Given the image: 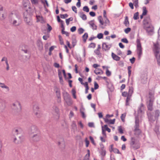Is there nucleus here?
Returning <instances> with one entry per match:
<instances>
[{
	"label": "nucleus",
	"mask_w": 160,
	"mask_h": 160,
	"mask_svg": "<svg viewBox=\"0 0 160 160\" xmlns=\"http://www.w3.org/2000/svg\"><path fill=\"white\" fill-rule=\"evenodd\" d=\"M104 127L105 128V130L109 132H110L111 129L108 127L107 125H104Z\"/></svg>",
	"instance_id": "obj_42"
},
{
	"label": "nucleus",
	"mask_w": 160,
	"mask_h": 160,
	"mask_svg": "<svg viewBox=\"0 0 160 160\" xmlns=\"http://www.w3.org/2000/svg\"><path fill=\"white\" fill-rule=\"evenodd\" d=\"M5 61L7 65V66H8L9 64L8 63L7 58L5 57H4L2 58L1 60V62Z\"/></svg>",
	"instance_id": "obj_35"
},
{
	"label": "nucleus",
	"mask_w": 160,
	"mask_h": 160,
	"mask_svg": "<svg viewBox=\"0 0 160 160\" xmlns=\"http://www.w3.org/2000/svg\"><path fill=\"white\" fill-rule=\"evenodd\" d=\"M147 114L149 121L153 122L156 119L155 116L153 115V113L152 111H147Z\"/></svg>",
	"instance_id": "obj_14"
},
{
	"label": "nucleus",
	"mask_w": 160,
	"mask_h": 160,
	"mask_svg": "<svg viewBox=\"0 0 160 160\" xmlns=\"http://www.w3.org/2000/svg\"><path fill=\"white\" fill-rule=\"evenodd\" d=\"M134 134L136 136H138L141 132V131L139 129V121L138 118V117H135V125L134 127Z\"/></svg>",
	"instance_id": "obj_6"
},
{
	"label": "nucleus",
	"mask_w": 160,
	"mask_h": 160,
	"mask_svg": "<svg viewBox=\"0 0 160 160\" xmlns=\"http://www.w3.org/2000/svg\"><path fill=\"white\" fill-rule=\"evenodd\" d=\"M130 145L131 147L134 149H136L139 148V146L137 145L136 139L134 137L131 138Z\"/></svg>",
	"instance_id": "obj_12"
},
{
	"label": "nucleus",
	"mask_w": 160,
	"mask_h": 160,
	"mask_svg": "<svg viewBox=\"0 0 160 160\" xmlns=\"http://www.w3.org/2000/svg\"><path fill=\"white\" fill-rule=\"evenodd\" d=\"M78 31L79 34H81L83 32L84 30L82 28H80L78 29Z\"/></svg>",
	"instance_id": "obj_41"
},
{
	"label": "nucleus",
	"mask_w": 160,
	"mask_h": 160,
	"mask_svg": "<svg viewBox=\"0 0 160 160\" xmlns=\"http://www.w3.org/2000/svg\"><path fill=\"white\" fill-rule=\"evenodd\" d=\"M153 50L155 56L157 59L158 64L160 66V48L158 44H154Z\"/></svg>",
	"instance_id": "obj_5"
},
{
	"label": "nucleus",
	"mask_w": 160,
	"mask_h": 160,
	"mask_svg": "<svg viewBox=\"0 0 160 160\" xmlns=\"http://www.w3.org/2000/svg\"><path fill=\"white\" fill-rule=\"evenodd\" d=\"M72 129L74 130L75 131L77 130V127L75 122L73 121L72 122Z\"/></svg>",
	"instance_id": "obj_33"
},
{
	"label": "nucleus",
	"mask_w": 160,
	"mask_h": 160,
	"mask_svg": "<svg viewBox=\"0 0 160 160\" xmlns=\"http://www.w3.org/2000/svg\"><path fill=\"white\" fill-rule=\"evenodd\" d=\"M123 23L126 27H128L129 26V22L128 20V18L127 16L125 17V19Z\"/></svg>",
	"instance_id": "obj_22"
},
{
	"label": "nucleus",
	"mask_w": 160,
	"mask_h": 160,
	"mask_svg": "<svg viewBox=\"0 0 160 160\" xmlns=\"http://www.w3.org/2000/svg\"><path fill=\"white\" fill-rule=\"evenodd\" d=\"M102 133L105 138L106 137L107 135L105 130H104L103 127L102 126Z\"/></svg>",
	"instance_id": "obj_51"
},
{
	"label": "nucleus",
	"mask_w": 160,
	"mask_h": 160,
	"mask_svg": "<svg viewBox=\"0 0 160 160\" xmlns=\"http://www.w3.org/2000/svg\"><path fill=\"white\" fill-rule=\"evenodd\" d=\"M142 10L143 12L142 14V15H146L148 12V11L147 10V8L146 7H143L142 8Z\"/></svg>",
	"instance_id": "obj_32"
},
{
	"label": "nucleus",
	"mask_w": 160,
	"mask_h": 160,
	"mask_svg": "<svg viewBox=\"0 0 160 160\" xmlns=\"http://www.w3.org/2000/svg\"><path fill=\"white\" fill-rule=\"evenodd\" d=\"M131 29L129 28H128L124 30V32L126 33H128L131 31Z\"/></svg>",
	"instance_id": "obj_52"
},
{
	"label": "nucleus",
	"mask_w": 160,
	"mask_h": 160,
	"mask_svg": "<svg viewBox=\"0 0 160 160\" xmlns=\"http://www.w3.org/2000/svg\"><path fill=\"white\" fill-rule=\"evenodd\" d=\"M137 54L138 55V58L140 59L142 54V48L140 41L138 39L137 41Z\"/></svg>",
	"instance_id": "obj_11"
},
{
	"label": "nucleus",
	"mask_w": 160,
	"mask_h": 160,
	"mask_svg": "<svg viewBox=\"0 0 160 160\" xmlns=\"http://www.w3.org/2000/svg\"><path fill=\"white\" fill-rule=\"evenodd\" d=\"M150 21L149 17H147L144 18L143 22L144 28L149 34L152 32L153 31V28L151 24Z\"/></svg>",
	"instance_id": "obj_2"
},
{
	"label": "nucleus",
	"mask_w": 160,
	"mask_h": 160,
	"mask_svg": "<svg viewBox=\"0 0 160 160\" xmlns=\"http://www.w3.org/2000/svg\"><path fill=\"white\" fill-rule=\"evenodd\" d=\"M112 57L114 60L116 61H119L120 59V57L118 56L113 52H112Z\"/></svg>",
	"instance_id": "obj_19"
},
{
	"label": "nucleus",
	"mask_w": 160,
	"mask_h": 160,
	"mask_svg": "<svg viewBox=\"0 0 160 160\" xmlns=\"http://www.w3.org/2000/svg\"><path fill=\"white\" fill-rule=\"evenodd\" d=\"M12 108L15 113L19 112L21 110V106L20 102L17 101L13 103Z\"/></svg>",
	"instance_id": "obj_8"
},
{
	"label": "nucleus",
	"mask_w": 160,
	"mask_h": 160,
	"mask_svg": "<svg viewBox=\"0 0 160 160\" xmlns=\"http://www.w3.org/2000/svg\"><path fill=\"white\" fill-rule=\"evenodd\" d=\"M85 142L86 144V147H88L89 143V142L87 138H86L85 139Z\"/></svg>",
	"instance_id": "obj_61"
},
{
	"label": "nucleus",
	"mask_w": 160,
	"mask_h": 160,
	"mask_svg": "<svg viewBox=\"0 0 160 160\" xmlns=\"http://www.w3.org/2000/svg\"><path fill=\"white\" fill-rule=\"evenodd\" d=\"M28 132L30 135L40 132L38 127L34 125H32L30 127Z\"/></svg>",
	"instance_id": "obj_9"
},
{
	"label": "nucleus",
	"mask_w": 160,
	"mask_h": 160,
	"mask_svg": "<svg viewBox=\"0 0 160 160\" xmlns=\"http://www.w3.org/2000/svg\"><path fill=\"white\" fill-rule=\"evenodd\" d=\"M133 2V3L135 6L136 7H137L138 6V0H132Z\"/></svg>",
	"instance_id": "obj_45"
},
{
	"label": "nucleus",
	"mask_w": 160,
	"mask_h": 160,
	"mask_svg": "<svg viewBox=\"0 0 160 160\" xmlns=\"http://www.w3.org/2000/svg\"><path fill=\"white\" fill-rule=\"evenodd\" d=\"M112 45V44L108 45L106 43H103L102 44V48L105 51L108 50L111 47Z\"/></svg>",
	"instance_id": "obj_15"
},
{
	"label": "nucleus",
	"mask_w": 160,
	"mask_h": 160,
	"mask_svg": "<svg viewBox=\"0 0 160 160\" xmlns=\"http://www.w3.org/2000/svg\"><path fill=\"white\" fill-rule=\"evenodd\" d=\"M88 37V34L87 32L85 33L82 36V38H83V41L84 42H86Z\"/></svg>",
	"instance_id": "obj_31"
},
{
	"label": "nucleus",
	"mask_w": 160,
	"mask_h": 160,
	"mask_svg": "<svg viewBox=\"0 0 160 160\" xmlns=\"http://www.w3.org/2000/svg\"><path fill=\"white\" fill-rule=\"evenodd\" d=\"M72 9L73 11L75 13H77V9L76 7L75 6H73L72 7Z\"/></svg>",
	"instance_id": "obj_55"
},
{
	"label": "nucleus",
	"mask_w": 160,
	"mask_h": 160,
	"mask_svg": "<svg viewBox=\"0 0 160 160\" xmlns=\"http://www.w3.org/2000/svg\"><path fill=\"white\" fill-rule=\"evenodd\" d=\"M94 89H96L98 88L99 86L98 84L96 82H95L94 83Z\"/></svg>",
	"instance_id": "obj_57"
},
{
	"label": "nucleus",
	"mask_w": 160,
	"mask_h": 160,
	"mask_svg": "<svg viewBox=\"0 0 160 160\" xmlns=\"http://www.w3.org/2000/svg\"><path fill=\"white\" fill-rule=\"evenodd\" d=\"M149 96L147 101V107L148 110V111H152L153 110L152 106L154 99V93L149 92Z\"/></svg>",
	"instance_id": "obj_3"
},
{
	"label": "nucleus",
	"mask_w": 160,
	"mask_h": 160,
	"mask_svg": "<svg viewBox=\"0 0 160 160\" xmlns=\"http://www.w3.org/2000/svg\"><path fill=\"white\" fill-rule=\"evenodd\" d=\"M63 96L64 100L68 99L71 98L70 96L68 93L66 91H64L63 93Z\"/></svg>",
	"instance_id": "obj_17"
},
{
	"label": "nucleus",
	"mask_w": 160,
	"mask_h": 160,
	"mask_svg": "<svg viewBox=\"0 0 160 160\" xmlns=\"http://www.w3.org/2000/svg\"><path fill=\"white\" fill-rule=\"evenodd\" d=\"M3 101V100L2 99H0V113L3 112L4 109V106L2 102Z\"/></svg>",
	"instance_id": "obj_24"
},
{
	"label": "nucleus",
	"mask_w": 160,
	"mask_h": 160,
	"mask_svg": "<svg viewBox=\"0 0 160 160\" xmlns=\"http://www.w3.org/2000/svg\"><path fill=\"white\" fill-rule=\"evenodd\" d=\"M141 82L143 83H145L147 82V76L145 75H142L141 76Z\"/></svg>",
	"instance_id": "obj_23"
},
{
	"label": "nucleus",
	"mask_w": 160,
	"mask_h": 160,
	"mask_svg": "<svg viewBox=\"0 0 160 160\" xmlns=\"http://www.w3.org/2000/svg\"><path fill=\"white\" fill-rule=\"evenodd\" d=\"M101 154L102 156H105L106 155L105 150L103 148H102L101 151Z\"/></svg>",
	"instance_id": "obj_43"
},
{
	"label": "nucleus",
	"mask_w": 160,
	"mask_h": 160,
	"mask_svg": "<svg viewBox=\"0 0 160 160\" xmlns=\"http://www.w3.org/2000/svg\"><path fill=\"white\" fill-rule=\"evenodd\" d=\"M13 142L16 144H20L22 142V140L21 139L20 137H19L18 139L15 137L13 138Z\"/></svg>",
	"instance_id": "obj_16"
},
{
	"label": "nucleus",
	"mask_w": 160,
	"mask_h": 160,
	"mask_svg": "<svg viewBox=\"0 0 160 160\" xmlns=\"http://www.w3.org/2000/svg\"><path fill=\"white\" fill-rule=\"evenodd\" d=\"M103 37V34L102 33H98L97 36V37L99 39L102 38Z\"/></svg>",
	"instance_id": "obj_46"
},
{
	"label": "nucleus",
	"mask_w": 160,
	"mask_h": 160,
	"mask_svg": "<svg viewBox=\"0 0 160 160\" xmlns=\"http://www.w3.org/2000/svg\"><path fill=\"white\" fill-rule=\"evenodd\" d=\"M72 92L73 98L76 99V92L75 90L73 89L72 90Z\"/></svg>",
	"instance_id": "obj_40"
},
{
	"label": "nucleus",
	"mask_w": 160,
	"mask_h": 160,
	"mask_svg": "<svg viewBox=\"0 0 160 160\" xmlns=\"http://www.w3.org/2000/svg\"><path fill=\"white\" fill-rule=\"evenodd\" d=\"M131 97L132 96L128 95L126 100V105L128 106L129 105V102L130 100Z\"/></svg>",
	"instance_id": "obj_26"
},
{
	"label": "nucleus",
	"mask_w": 160,
	"mask_h": 160,
	"mask_svg": "<svg viewBox=\"0 0 160 160\" xmlns=\"http://www.w3.org/2000/svg\"><path fill=\"white\" fill-rule=\"evenodd\" d=\"M0 87L2 88L6 89L8 92L9 91L10 89L4 83L0 82Z\"/></svg>",
	"instance_id": "obj_20"
},
{
	"label": "nucleus",
	"mask_w": 160,
	"mask_h": 160,
	"mask_svg": "<svg viewBox=\"0 0 160 160\" xmlns=\"http://www.w3.org/2000/svg\"><path fill=\"white\" fill-rule=\"evenodd\" d=\"M98 19L99 21V22L102 25H103L104 24V22H103V20L102 19V18L101 16H99L98 17Z\"/></svg>",
	"instance_id": "obj_39"
},
{
	"label": "nucleus",
	"mask_w": 160,
	"mask_h": 160,
	"mask_svg": "<svg viewBox=\"0 0 160 160\" xmlns=\"http://www.w3.org/2000/svg\"><path fill=\"white\" fill-rule=\"evenodd\" d=\"M160 114V112L159 110H157L155 111V117L156 119L158 118V117L159 116Z\"/></svg>",
	"instance_id": "obj_34"
},
{
	"label": "nucleus",
	"mask_w": 160,
	"mask_h": 160,
	"mask_svg": "<svg viewBox=\"0 0 160 160\" xmlns=\"http://www.w3.org/2000/svg\"><path fill=\"white\" fill-rule=\"evenodd\" d=\"M52 114L55 115L54 118L58 119L59 118V110L58 107L56 106H54L52 108Z\"/></svg>",
	"instance_id": "obj_13"
},
{
	"label": "nucleus",
	"mask_w": 160,
	"mask_h": 160,
	"mask_svg": "<svg viewBox=\"0 0 160 160\" xmlns=\"http://www.w3.org/2000/svg\"><path fill=\"white\" fill-rule=\"evenodd\" d=\"M24 20L26 24L29 26L33 25V22L31 15L29 13L28 10H26L23 13Z\"/></svg>",
	"instance_id": "obj_4"
},
{
	"label": "nucleus",
	"mask_w": 160,
	"mask_h": 160,
	"mask_svg": "<svg viewBox=\"0 0 160 160\" xmlns=\"http://www.w3.org/2000/svg\"><path fill=\"white\" fill-rule=\"evenodd\" d=\"M60 16L61 18H65L68 17V15L67 14H60Z\"/></svg>",
	"instance_id": "obj_47"
},
{
	"label": "nucleus",
	"mask_w": 160,
	"mask_h": 160,
	"mask_svg": "<svg viewBox=\"0 0 160 160\" xmlns=\"http://www.w3.org/2000/svg\"><path fill=\"white\" fill-rule=\"evenodd\" d=\"M21 130L19 128H16L13 130V132L16 135H18L20 132Z\"/></svg>",
	"instance_id": "obj_30"
},
{
	"label": "nucleus",
	"mask_w": 160,
	"mask_h": 160,
	"mask_svg": "<svg viewBox=\"0 0 160 160\" xmlns=\"http://www.w3.org/2000/svg\"><path fill=\"white\" fill-rule=\"evenodd\" d=\"M33 110V112L36 116L38 118H39L41 116V114L39 110V107L38 103L36 102H34L32 103Z\"/></svg>",
	"instance_id": "obj_7"
},
{
	"label": "nucleus",
	"mask_w": 160,
	"mask_h": 160,
	"mask_svg": "<svg viewBox=\"0 0 160 160\" xmlns=\"http://www.w3.org/2000/svg\"><path fill=\"white\" fill-rule=\"evenodd\" d=\"M58 37H59V40L60 41L61 44L62 45L63 44V42L62 40V38L61 36L60 35H59Z\"/></svg>",
	"instance_id": "obj_59"
},
{
	"label": "nucleus",
	"mask_w": 160,
	"mask_h": 160,
	"mask_svg": "<svg viewBox=\"0 0 160 160\" xmlns=\"http://www.w3.org/2000/svg\"><path fill=\"white\" fill-rule=\"evenodd\" d=\"M106 74L108 76H109L111 75V72L108 69H107L106 70Z\"/></svg>",
	"instance_id": "obj_56"
},
{
	"label": "nucleus",
	"mask_w": 160,
	"mask_h": 160,
	"mask_svg": "<svg viewBox=\"0 0 160 160\" xmlns=\"http://www.w3.org/2000/svg\"><path fill=\"white\" fill-rule=\"evenodd\" d=\"M121 41L122 42L126 43H128V41L126 38H122L121 39Z\"/></svg>",
	"instance_id": "obj_49"
},
{
	"label": "nucleus",
	"mask_w": 160,
	"mask_h": 160,
	"mask_svg": "<svg viewBox=\"0 0 160 160\" xmlns=\"http://www.w3.org/2000/svg\"><path fill=\"white\" fill-rule=\"evenodd\" d=\"M133 92V88L132 87H129L128 95L132 96Z\"/></svg>",
	"instance_id": "obj_28"
},
{
	"label": "nucleus",
	"mask_w": 160,
	"mask_h": 160,
	"mask_svg": "<svg viewBox=\"0 0 160 160\" xmlns=\"http://www.w3.org/2000/svg\"><path fill=\"white\" fill-rule=\"evenodd\" d=\"M31 140L34 142L39 141L40 139V132L30 135Z\"/></svg>",
	"instance_id": "obj_10"
},
{
	"label": "nucleus",
	"mask_w": 160,
	"mask_h": 160,
	"mask_svg": "<svg viewBox=\"0 0 160 160\" xmlns=\"http://www.w3.org/2000/svg\"><path fill=\"white\" fill-rule=\"evenodd\" d=\"M138 15H139V13L138 12L135 13L134 14V16H133V19L134 20L138 19L139 18Z\"/></svg>",
	"instance_id": "obj_38"
},
{
	"label": "nucleus",
	"mask_w": 160,
	"mask_h": 160,
	"mask_svg": "<svg viewBox=\"0 0 160 160\" xmlns=\"http://www.w3.org/2000/svg\"><path fill=\"white\" fill-rule=\"evenodd\" d=\"M89 153H88V155L87 154L84 159V160H89Z\"/></svg>",
	"instance_id": "obj_64"
},
{
	"label": "nucleus",
	"mask_w": 160,
	"mask_h": 160,
	"mask_svg": "<svg viewBox=\"0 0 160 160\" xmlns=\"http://www.w3.org/2000/svg\"><path fill=\"white\" fill-rule=\"evenodd\" d=\"M144 107L143 104L142 103H141L138 110V113H142L144 110Z\"/></svg>",
	"instance_id": "obj_21"
},
{
	"label": "nucleus",
	"mask_w": 160,
	"mask_h": 160,
	"mask_svg": "<svg viewBox=\"0 0 160 160\" xmlns=\"http://www.w3.org/2000/svg\"><path fill=\"white\" fill-rule=\"evenodd\" d=\"M114 153H117L118 154H121L118 149H117L116 148H114L113 149V151Z\"/></svg>",
	"instance_id": "obj_48"
},
{
	"label": "nucleus",
	"mask_w": 160,
	"mask_h": 160,
	"mask_svg": "<svg viewBox=\"0 0 160 160\" xmlns=\"http://www.w3.org/2000/svg\"><path fill=\"white\" fill-rule=\"evenodd\" d=\"M95 44L94 43H91L89 46V47L90 48H94L95 47Z\"/></svg>",
	"instance_id": "obj_53"
},
{
	"label": "nucleus",
	"mask_w": 160,
	"mask_h": 160,
	"mask_svg": "<svg viewBox=\"0 0 160 160\" xmlns=\"http://www.w3.org/2000/svg\"><path fill=\"white\" fill-rule=\"evenodd\" d=\"M135 58L134 57H133L132 58L130 59V61L131 63L133 64L135 61Z\"/></svg>",
	"instance_id": "obj_63"
},
{
	"label": "nucleus",
	"mask_w": 160,
	"mask_h": 160,
	"mask_svg": "<svg viewBox=\"0 0 160 160\" xmlns=\"http://www.w3.org/2000/svg\"><path fill=\"white\" fill-rule=\"evenodd\" d=\"M73 18L72 17H71L68 19H66V22L67 25H68L69 24L70 21H72Z\"/></svg>",
	"instance_id": "obj_37"
},
{
	"label": "nucleus",
	"mask_w": 160,
	"mask_h": 160,
	"mask_svg": "<svg viewBox=\"0 0 160 160\" xmlns=\"http://www.w3.org/2000/svg\"><path fill=\"white\" fill-rule=\"evenodd\" d=\"M94 73L97 75L98 74H103V72L102 70L98 69H97L95 70L94 71Z\"/></svg>",
	"instance_id": "obj_25"
},
{
	"label": "nucleus",
	"mask_w": 160,
	"mask_h": 160,
	"mask_svg": "<svg viewBox=\"0 0 160 160\" xmlns=\"http://www.w3.org/2000/svg\"><path fill=\"white\" fill-rule=\"evenodd\" d=\"M94 21L93 20H91L88 23L93 29L96 30L97 29V26L94 24Z\"/></svg>",
	"instance_id": "obj_18"
},
{
	"label": "nucleus",
	"mask_w": 160,
	"mask_h": 160,
	"mask_svg": "<svg viewBox=\"0 0 160 160\" xmlns=\"http://www.w3.org/2000/svg\"><path fill=\"white\" fill-rule=\"evenodd\" d=\"M76 28L75 26L72 27L70 29V30L72 32H74L76 30Z\"/></svg>",
	"instance_id": "obj_60"
},
{
	"label": "nucleus",
	"mask_w": 160,
	"mask_h": 160,
	"mask_svg": "<svg viewBox=\"0 0 160 160\" xmlns=\"http://www.w3.org/2000/svg\"><path fill=\"white\" fill-rule=\"evenodd\" d=\"M83 10L87 12H88L89 11V9L88 7L87 6H84L83 7Z\"/></svg>",
	"instance_id": "obj_44"
},
{
	"label": "nucleus",
	"mask_w": 160,
	"mask_h": 160,
	"mask_svg": "<svg viewBox=\"0 0 160 160\" xmlns=\"http://www.w3.org/2000/svg\"><path fill=\"white\" fill-rule=\"evenodd\" d=\"M76 42H76V39H73L72 40V45L73 47H74L76 45Z\"/></svg>",
	"instance_id": "obj_62"
},
{
	"label": "nucleus",
	"mask_w": 160,
	"mask_h": 160,
	"mask_svg": "<svg viewBox=\"0 0 160 160\" xmlns=\"http://www.w3.org/2000/svg\"><path fill=\"white\" fill-rule=\"evenodd\" d=\"M32 4H36L38 2V0H30Z\"/></svg>",
	"instance_id": "obj_54"
},
{
	"label": "nucleus",
	"mask_w": 160,
	"mask_h": 160,
	"mask_svg": "<svg viewBox=\"0 0 160 160\" xmlns=\"http://www.w3.org/2000/svg\"><path fill=\"white\" fill-rule=\"evenodd\" d=\"M89 139L91 140L92 143L94 145H95V143L94 142V140L92 136H89Z\"/></svg>",
	"instance_id": "obj_58"
},
{
	"label": "nucleus",
	"mask_w": 160,
	"mask_h": 160,
	"mask_svg": "<svg viewBox=\"0 0 160 160\" xmlns=\"http://www.w3.org/2000/svg\"><path fill=\"white\" fill-rule=\"evenodd\" d=\"M9 17L10 22L13 26H18L21 24V16L18 12L13 11Z\"/></svg>",
	"instance_id": "obj_1"
},
{
	"label": "nucleus",
	"mask_w": 160,
	"mask_h": 160,
	"mask_svg": "<svg viewBox=\"0 0 160 160\" xmlns=\"http://www.w3.org/2000/svg\"><path fill=\"white\" fill-rule=\"evenodd\" d=\"M56 96L58 98V99L60 98L61 97V94L59 90L57 89L56 91Z\"/></svg>",
	"instance_id": "obj_36"
},
{
	"label": "nucleus",
	"mask_w": 160,
	"mask_h": 160,
	"mask_svg": "<svg viewBox=\"0 0 160 160\" xmlns=\"http://www.w3.org/2000/svg\"><path fill=\"white\" fill-rule=\"evenodd\" d=\"M62 34H65L67 36H68L69 35V33L68 32L64 31V30H62Z\"/></svg>",
	"instance_id": "obj_50"
},
{
	"label": "nucleus",
	"mask_w": 160,
	"mask_h": 160,
	"mask_svg": "<svg viewBox=\"0 0 160 160\" xmlns=\"http://www.w3.org/2000/svg\"><path fill=\"white\" fill-rule=\"evenodd\" d=\"M65 101L67 104L68 106H70L72 104V102L71 99V98H68V99L64 100Z\"/></svg>",
	"instance_id": "obj_27"
},
{
	"label": "nucleus",
	"mask_w": 160,
	"mask_h": 160,
	"mask_svg": "<svg viewBox=\"0 0 160 160\" xmlns=\"http://www.w3.org/2000/svg\"><path fill=\"white\" fill-rule=\"evenodd\" d=\"M80 17L84 20H85L87 19V16L86 15L83 13L82 12H81L80 13Z\"/></svg>",
	"instance_id": "obj_29"
}]
</instances>
